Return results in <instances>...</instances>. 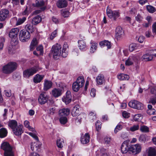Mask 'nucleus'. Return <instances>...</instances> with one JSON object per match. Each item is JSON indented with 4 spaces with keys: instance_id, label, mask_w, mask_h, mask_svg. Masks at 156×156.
I'll list each match as a JSON object with an SVG mask.
<instances>
[{
    "instance_id": "nucleus-54",
    "label": "nucleus",
    "mask_w": 156,
    "mask_h": 156,
    "mask_svg": "<svg viewBox=\"0 0 156 156\" xmlns=\"http://www.w3.org/2000/svg\"><path fill=\"white\" fill-rule=\"evenodd\" d=\"M139 128V125H134L130 128V130L131 131H134L138 130Z\"/></svg>"
},
{
    "instance_id": "nucleus-64",
    "label": "nucleus",
    "mask_w": 156,
    "mask_h": 156,
    "mask_svg": "<svg viewBox=\"0 0 156 156\" xmlns=\"http://www.w3.org/2000/svg\"><path fill=\"white\" fill-rule=\"evenodd\" d=\"M152 32L156 34V23H154L152 26Z\"/></svg>"
},
{
    "instance_id": "nucleus-36",
    "label": "nucleus",
    "mask_w": 156,
    "mask_h": 156,
    "mask_svg": "<svg viewBox=\"0 0 156 156\" xmlns=\"http://www.w3.org/2000/svg\"><path fill=\"white\" fill-rule=\"evenodd\" d=\"M156 152L154 149L150 147L148 152V156H155Z\"/></svg>"
},
{
    "instance_id": "nucleus-41",
    "label": "nucleus",
    "mask_w": 156,
    "mask_h": 156,
    "mask_svg": "<svg viewBox=\"0 0 156 156\" xmlns=\"http://www.w3.org/2000/svg\"><path fill=\"white\" fill-rule=\"evenodd\" d=\"M63 143L64 141L62 139H58L57 140V145L59 148H61L63 147Z\"/></svg>"
},
{
    "instance_id": "nucleus-3",
    "label": "nucleus",
    "mask_w": 156,
    "mask_h": 156,
    "mask_svg": "<svg viewBox=\"0 0 156 156\" xmlns=\"http://www.w3.org/2000/svg\"><path fill=\"white\" fill-rule=\"evenodd\" d=\"M61 49L62 47L60 44L57 43L52 46L51 51L54 59H56L60 56Z\"/></svg>"
},
{
    "instance_id": "nucleus-4",
    "label": "nucleus",
    "mask_w": 156,
    "mask_h": 156,
    "mask_svg": "<svg viewBox=\"0 0 156 156\" xmlns=\"http://www.w3.org/2000/svg\"><path fill=\"white\" fill-rule=\"evenodd\" d=\"M1 148L4 151L5 156H14L12 148L9 143H3L1 146Z\"/></svg>"
},
{
    "instance_id": "nucleus-2",
    "label": "nucleus",
    "mask_w": 156,
    "mask_h": 156,
    "mask_svg": "<svg viewBox=\"0 0 156 156\" xmlns=\"http://www.w3.org/2000/svg\"><path fill=\"white\" fill-rule=\"evenodd\" d=\"M84 83L83 77L82 76L79 77L76 81L73 83L72 85V89L76 92H77L80 88L83 86Z\"/></svg>"
},
{
    "instance_id": "nucleus-40",
    "label": "nucleus",
    "mask_w": 156,
    "mask_h": 156,
    "mask_svg": "<svg viewBox=\"0 0 156 156\" xmlns=\"http://www.w3.org/2000/svg\"><path fill=\"white\" fill-rule=\"evenodd\" d=\"M26 18L25 17H23L22 18L18 19L17 21L16 25L17 26L19 25L22 24L26 20Z\"/></svg>"
},
{
    "instance_id": "nucleus-26",
    "label": "nucleus",
    "mask_w": 156,
    "mask_h": 156,
    "mask_svg": "<svg viewBox=\"0 0 156 156\" xmlns=\"http://www.w3.org/2000/svg\"><path fill=\"white\" fill-rule=\"evenodd\" d=\"M8 126L12 130L18 126L17 122L15 120H11L9 122Z\"/></svg>"
},
{
    "instance_id": "nucleus-55",
    "label": "nucleus",
    "mask_w": 156,
    "mask_h": 156,
    "mask_svg": "<svg viewBox=\"0 0 156 156\" xmlns=\"http://www.w3.org/2000/svg\"><path fill=\"white\" fill-rule=\"evenodd\" d=\"M143 19V17L139 14H138L135 17L136 20L139 23H140L142 20Z\"/></svg>"
},
{
    "instance_id": "nucleus-18",
    "label": "nucleus",
    "mask_w": 156,
    "mask_h": 156,
    "mask_svg": "<svg viewBox=\"0 0 156 156\" xmlns=\"http://www.w3.org/2000/svg\"><path fill=\"white\" fill-rule=\"evenodd\" d=\"M123 31L122 28L120 27L117 28L116 30L115 37L117 40H119L123 36Z\"/></svg>"
},
{
    "instance_id": "nucleus-13",
    "label": "nucleus",
    "mask_w": 156,
    "mask_h": 156,
    "mask_svg": "<svg viewBox=\"0 0 156 156\" xmlns=\"http://www.w3.org/2000/svg\"><path fill=\"white\" fill-rule=\"evenodd\" d=\"M48 99V97L46 93L43 92L40 95L38 98V101L39 104L43 105L47 102Z\"/></svg>"
},
{
    "instance_id": "nucleus-62",
    "label": "nucleus",
    "mask_w": 156,
    "mask_h": 156,
    "mask_svg": "<svg viewBox=\"0 0 156 156\" xmlns=\"http://www.w3.org/2000/svg\"><path fill=\"white\" fill-rule=\"evenodd\" d=\"M122 116L125 118H127L129 116V114L125 111L123 112Z\"/></svg>"
},
{
    "instance_id": "nucleus-52",
    "label": "nucleus",
    "mask_w": 156,
    "mask_h": 156,
    "mask_svg": "<svg viewBox=\"0 0 156 156\" xmlns=\"http://www.w3.org/2000/svg\"><path fill=\"white\" fill-rule=\"evenodd\" d=\"M96 114L93 112H90L89 114V116L90 119H91L93 121L96 119Z\"/></svg>"
},
{
    "instance_id": "nucleus-11",
    "label": "nucleus",
    "mask_w": 156,
    "mask_h": 156,
    "mask_svg": "<svg viewBox=\"0 0 156 156\" xmlns=\"http://www.w3.org/2000/svg\"><path fill=\"white\" fill-rule=\"evenodd\" d=\"M130 141L127 140L125 141L122 143L121 149L122 153L126 154L128 152L129 153L130 147H129V143Z\"/></svg>"
},
{
    "instance_id": "nucleus-43",
    "label": "nucleus",
    "mask_w": 156,
    "mask_h": 156,
    "mask_svg": "<svg viewBox=\"0 0 156 156\" xmlns=\"http://www.w3.org/2000/svg\"><path fill=\"white\" fill-rule=\"evenodd\" d=\"M59 121L61 124H65L67 123L68 120L66 117H61L59 119Z\"/></svg>"
},
{
    "instance_id": "nucleus-25",
    "label": "nucleus",
    "mask_w": 156,
    "mask_h": 156,
    "mask_svg": "<svg viewBox=\"0 0 156 156\" xmlns=\"http://www.w3.org/2000/svg\"><path fill=\"white\" fill-rule=\"evenodd\" d=\"M52 94L54 97L57 98L62 94V90L59 89L55 88L52 90Z\"/></svg>"
},
{
    "instance_id": "nucleus-56",
    "label": "nucleus",
    "mask_w": 156,
    "mask_h": 156,
    "mask_svg": "<svg viewBox=\"0 0 156 156\" xmlns=\"http://www.w3.org/2000/svg\"><path fill=\"white\" fill-rule=\"evenodd\" d=\"M148 52L152 57H156V50H151L148 51Z\"/></svg>"
},
{
    "instance_id": "nucleus-9",
    "label": "nucleus",
    "mask_w": 156,
    "mask_h": 156,
    "mask_svg": "<svg viewBox=\"0 0 156 156\" xmlns=\"http://www.w3.org/2000/svg\"><path fill=\"white\" fill-rule=\"evenodd\" d=\"M141 150V146L139 144L132 145L130 146L129 153L133 155L136 154L140 152Z\"/></svg>"
},
{
    "instance_id": "nucleus-14",
    "label": "nucleus",
    "mask_w": 156,
    "mask_h": 156,
    "mask_svg": "<svg viewBox=\"0 0 156 156\" xmlns=\"http://www.w3.org/2000/svg\"><path fill=\"white\" fill-rule=\"evenodd\" d=\"M19 29L17 28H13L10 31L9 35V37L12 39H17L18 35L19 32Z\"/></svg>"
},
{
    "instance_id": "nucleus-38",
    "label": "nucleus",
    "mask_w": 156,
    "mask_h": 156,
    "mask_svg": "<svg viewBox=\"0 0 156 156\" xmlns=\"http://www.w3.org/2000/svg\"><path fill=\"white\" fill-rule=\"evenodd\" d=\"M7 131L5 128L0 129V136H6L7 134Z\"/></svg>"
},
{
    "instance_id": "nucleus-20",
    "label": "nucleus",
    "mask_w": 156,
    "mask_h": 156,
    "mask_svg": "<svg viewBox=\"0 0 156 156\" xmlns=\"http://www.w3.org/2000/svg\"><path fill=\"white\" fill-rule=\"evenodd\" d=\"M97 83L98 85H101L105 83V79L104 76L101 74H99L96 78Z\"/></svg>"
},
{
    "instance_id": "nucleus-15",
    "label": "nucleus",
    "mask_w": 156,
    "mask_h": 156,
    "mask_svg": "<svg viewBox=\"0 0 156 156\" xmlns=\"http://www.w3.org/2000/svg\"><path fill=\"white\" fill-rule=\"evenodd\" d=\"M9 12L6 9H2L0 11V21H5L9 16Z\"/></svg>"
},
{
    "instance_id": "nucleus-27",
    "label": "nucleus",
    "mask_w": 156,
    "mask_h": 156,
    "mask_svg": "<svg viewBox=\"0 0 156 156\" xmlns=\"http://www.w3.org/2000/svg\"><path fill=\"white\" fill-rule=\"evenodd\" d=\"M44 75H41L38 74H36L34 78V82L35 83H37L41 82L43 79Z\"/></svg>"
},
{
    "instance_id": "nucleus-46",
    "label": "nucleus",
    "mask_w": 156,
    "mask_h": 156,
    "mask_svg": "<svg viewBox=\"0 0 156 156\" xmlns=\"http://www.w3.org/2000/svg\"><path fill=\"white\" fill-rule=\"evenodd\" d=\"M24 126L29 130H30L31 129H33V128L30 126V122L27 120H25L24 121Z\"/></svg>"
},
{
    "instance_id": "nucleus-16",
    "label": "nucleus",
    "mask_w": 156,
    "mask_h": 156,
    "mask_svg": "<svg viewBox=\"0 0 156 156\" xmlns=\"http://www.w3.org/2000/svg\"><path fill=\"white\" fill-rule=\"evenodd\" d=\"M23 126L22 125H19L12 130V131L14 135L16 136H19L23 133Z\"/></svg>"
},
{
    "instance_id": "nucleus-39",
    "label": "nucleus",
    "mask_w": 156,
    "mask_h": 156,
    "mask_svg": "<svg viewBox=\"0 0 156 156\" xmlns=\"http://www.w3.org/2000/svg\"><path fill=\"white\" fill-rule=\"evenodd\" d=\"M81 143L85 144L88 143L90 141V137H81L80 139Z\"/></svg>"
},
{
    "instance_id": "nucleus-34",
    "label": "nucleus",
    "mask_w": 156,
    "mask_h": 156,
    "mask_svg": "<svg viewBox=\"0 0 156 156\" xmlns=\"http://www.w3.org/2000/svg\"><path fill=\"white\" fill-rule=\"evenodd\" d=\"M79 47L80 50H83L86 47L85 42L83 40H80L78 41Z\"/></svg>"
},
{
    "instance_id": "nucleus-61",
    "label": "nucleus",
    "mask_w": 156,
    "mask_h": 156,
    "mask_svg": "<svg viewBox=\"0 0 156 156\" xmlns=\"http://www.w3.org/2000/svg\"><path fill=\"white\" fill-rule=\"evenodd\" d=\"M62 15L64 17H67L69 16V12L67 11H64L62 12Z\"/></svg>"
},
{
    "instance_id": "nucleus-59",
    "label": "nucleus",
    "mask_w": 156,
    "mask_h": 156,
    "mask_svg": "<svg viewBox=\"0 0 156 156\" xmlns=\"http://www.w3.org/2000/svg\"><path fill=\"white\" fill-rule=\"evenodd\" d=\"M57 30H55L53 31L50 37V38L52 40L55 37H56V36L57 34Z\"/></svg>"
},
{
    "instance_id": "nucleus-31",
    "label": "nucleus",
    "mask_w": 156,
    "mask_h": 156,
    "mask_svg": "<svg viewBox=\"0 0 156 156\" xmlns=\"http://www.w3.org/2000/svg\"><path fill=\"white\" fill-rule=\"evenodd\" d=\"M99 44L101 46H107L108 49H109L111 47V43L107 41H101L100 43Z\"/></svg>"
},
{
    "instance_id": "nucleus-60",
    "label": "nucleus",
    "mask_w": 156,
    "mask_h": 156,
    "mask_svg": "<svg viewBox=\"0 0 156 156\" xmlns=\"http://www.w3.org/2000/svg\"><path fill=\"white\" fill-rule=\"evenodd\" d=\"M55 112V107L50 108L49 109V113L51 115H53Z\"/></svg>"
},
{
    "instance_id": "nucleus-6",
    "label": "nucleus",
    "mask_w": 156,
    "mask_h": 156,
    "mask_svg": "<svg viewBox=\"0 0 156 156\" xmlns=\"http://www.w3.org/2000/svg\"><path fill=\"white\" fill-rule=\"evenodd\" d=\"M30 32L27 30H21L19 34V38L20 40L22 42L27 41L30 38Z\"/></svg>"
},
{
    "instance_id": "nucleus-21",
    "label": "nucleus",
    "mask_w": 156,
    "mask_h": 156,
    "mask_svg": "<svg viewBox=\"0 0 156 156\" xmlns=\"http://www.w3.org/2000/svg\"><path fill=\"white\" fill-rule=\"evenodd\" d=\"M33 5L36 7H46L45 3L43 0H36L35 4H33Z\"/></svg>"
},
{
    "instance_id": "nucleus-1",
    "label": "nucleus",
    "mask_w": 156,
    "mask_h": 156,
    "mask_svg": "<svg viewBox=\"0 0 156 156\" xmlns=\"http://www.w3.org/2000/svg\"><path fill=\"white\" fill-rule=\"evenodd\" d=\"M17 67V65L16 63L15 62H9L3 67L2 71L5 74H10L16 70Z\"/></svg>"
},
{
    "instance_id": "nucleus-33",
    "label": "nucleus",
    "mask_w": 156,
    "mask_h": 156,
    "mask_svg": "<svg viewBox=\"0 0 156 156\" xmlns=\"http://www.w3.org/2000/svg\"><path fill=\"white\" fill-rule=\"evenodd\" d=\"M41 20V16H37L34 17L32 20L33 23L35 25L37 24L40 23Z\"/></svg>"
},
{
    "instance_id": "nucleus-42",
    "label": "nucleus",
    "mask_w": 156,
    "mask_h": 156,
    "mask_svg": "<svg viewBox=\"0 0 156 156\" xmlns=\"http://www.w3.org/2000/svg\"><path fill=\"white\" fill-rule=\"evenodd\" d=\"M137 48V45L135 43H132L129 46V50L130 52L136 50Z\"/></svg>"
},
{
    "instance_id": "nucleus-28",
    "label": "nucleus",
    "mask_w": 156,
    "mask_h": 156,
    "mask_svg": "<svg viewBox=\"0 0 156 156\" xmlns=\"http://www.w3.org/2000/svg\"><path fill=\"white\" fill-rule=\"evenodd\" d=\"M52 86V83L50 81L45 80L44 84V89L45 90H47L50 88Z\"/></svg>"
},
{
    "instance_id": "nucleus-37",
    "label": "nucleus",
    "mask_w": 156,
    "mask_h": 156,
    "mask_svg": "<svg viewBox=\"0 0 156 156\" xmlns=\"http://www.w3.org/2000/svg\"><path fill=\"white\" fill-rule=\"evenodd\" d=\"M140 129L141 132L143 133H147L149 131V128L145 125L141 126Z\"/></svg>"
},
{
    "instance_id": "nucleus-19",
    "label": "nucleus",
    "mask_w": 156,
    "mask_h": 156,
    "mask_svg": "<svg viewBox=\"0 0 156 156\" xmlns=\"http://www.w3.org/2000/svg\"><path fill=\"white\" fill-rule=\"evenodd\" d=\"M68 5V3L66 0H58L57 3V6L60 9L66 7Z\"/></svg>"
},
{
    "instance_id": "nucleus-7",
    "label": "nucleus",
    "mask_w": 156,
    "mask_h": 156,
    "mask_svg": "<svg viewBox=\"0 0 156 156\" xmlns=\"http://www.w3.org/2000/svg\"><path fill=\"white\" fill-rule=\"evenodd\" d=\"M106 13L108 16L110 18H113L115 20L117 18L120 16V14L118 11L114 10L112 11L108 6L107 8Z\"/></svg>"
},
{
    "instance_id": "nucleus-23",
    "label": "nucleus",
    "mask_w": 156,
    "mask_h": 156,
    "mask_svg": "<svg viewBox=\"0 0 156 156\" xmlns=\"http://www.w3.org/2000/svg\"><path fill=\"white\" fill-rule=\"evenodd\" d=\"M80 108V106L77 105L73 107L71 112L72 115L73 116H76L79 114Z\"/></svg>"
},
{
    "instance_id": "nucleus-58",
    "label": "nucleus",
    "mask_w": 156,
    "mask_h": 156,
    "mask_svg": "<svg viewBox=\"0 0 156 156\" xmlns=\"http://www.w3.org/2000/svg\"><path fill=\"white\" fill-rule=\"evenodd\" d=\"M122 128V126L120 125H118L116 127L115 130L114 132L115 133H116L117 132L119 131Z\"/></svg>"
},
{
    "instance_id": "nucleus-5",
    "label": "nucleus",
    "mask_w": 156,
    "mask_h": 156,
    "mask_svg": "<svg viewBox=\"0 0 156 156\" xmlns=\"http://www.w3.org/2000/svg\"><path fill=\"white\" fill-rule=\"evenodd\" d=\"M38 70L39 68L36 66L28 69L23 72V76L26 78H28L36 73Z\"/></svg>"
},
{
    "instance_id": "nucleus-30",
    "label": "nucleus",
    "mask_w": 156,
    "mask_h": 156,
    "mask_svg": "<svg viewBox=\"0 0 156 156\" xmlns=\"http://www.w3.org/2000/svg\"><path fill=\"white\" fill-rule=\"evenodd\" d=\"M37 41L36 38H34L31 41L30 45V49L31 51L33 50L37 44Z\"/></svg>"
},
{
    "instance_id": "nucleus-51",
    "label": "nucleus",
    "mask_w": 156,
    "mask_h": 156,
    "mask_svg": "<svg viewBox=\"0 0 156 156\" xmlns=\"http://www.w3.org/2000/svg\"><path fill=\"white\" fill-rule=\"evenodd\" d=\"M37 51H40V55H43V47L42 45H40L37 48Z\"/></svg>"
},
{
    "instance_id": "nucleus-45",
    "label": "nucleus",
    "mask_w": 156,
    "mask_h": 156,
    "mask_svg": "<svg viewBox=\"0 0 156 156\" xmlns=\"http://www.w3.org/2000/svg\"><path fill=\"white\" fill-rule=\"evenodd\" d=\"M29 130L32 131V132L29 133L28 134L29 135L31 136H37V133L34 128H33V129H31L30 130Z\"/></svg>"
},
{
    "instance_id": "nucleus-53",
    "label": "nucleus",
    "mask_w": 156,
    "mask_h": 156,
    "mask_svg": "<svg viewBox=\"0 0 156 156\" xmlns=\"http://www.w3.org/2000/svg\"><path fill=\"white\" fill-rule=\"evenodd\" d=\"M136 40L138 41L140 43H142L143 42L144 39V36H141L139 37H136Z\"/></svg>"
},
{
    "instance_id": "nucleus-8",
    "label": "nucleus",
    "mask_w": 156,
    "mask_h": 156,
    "mask_svg": "<svg viewBox=\"0 0 156 156\" xmlns=\"http://www.w3.org/2000/svg\"><path fill=\"white\" fill-rule=\"evenodd\" d=\"M139 60V57L137 55L130 56L125 62L126 66L132 65L134 63L136 64Z\"/></svg>"
},
{
    "instance_id": "nucleus-50",
    "label": "nucleus",
    "mask_w": 156,
    "mask_h": 156,
    "mask_svg": "<svg viewBox=\"0 0 156 156\" xmlns=\"http://www.w3.org/2000/svg\"><path fill=\"white\" fill-rule=\"evenodd\" d=\"M147 113L149 115H156V111L154 109H151L147 110Z\"/></svg>"
},
{
    "instance_id": "nucleus-48",
    "label": "nucleus",
    "mask_w": 156,
    "mask_h": 156,
    "mask_svg": "<svg viewBox=\"0 0 156 156\" xmlns=\"http://www.w3.org/2000/svg\"><path fill=\"white\" fill-rule=\"evenodd\" d=\"M46 7H41L40 9L34 11L33 12V14L36 15L39 14L40 13L41 11H44L46 9Z\"/></svg>"
},
{
    "instance_id": "nucleus-63",
    "label": "nucleus",
    "mask_w": 156,
    "mask_h": 156,
    "mask_svg": "<svg viewBox=\"0 0 156 156\" xmlns=\"http://www.w3.org/2000/svg\"><path fill=\"white\" fill-rule=\"evenodd\" d=\"M68 54L67 51L62 50V56L63 58H66Z\"/></svg>"
},
{
    "instance_id": "nucleus-57",
    "label": "nucleus",
    "mask_w": 156,
    "mask_h": 156,
    "mask_svg": "<svg viewBox=\"0 0 156 156\" xmlns=\"http://www.w3.org/2000/svg\"><path fill=\"white\" fill-rule=\"evenodd\" d=\"M149 103L152 104L153 105H155L156 103V98L154 97L151 98Z\"/></svg>"
},
{
    "instance_id": "nucleus-12",
    "label": "nucleus",
    "mask_w": 156,
    "mask_h": 156,
    "mask_svg": "<svg viewBox=\"0 0 156 156\" xmlns=\"http://www.w3.org/2000/svg\"><path fill=\"white\" fill-rule=\"evenodd\" d=\"M36 142L32 143L31 144V149L32 151H37L40 148L41 143L39 142L38 137H33Z\"/></svg>"
},
{
    "instance_id": "nucleus-44",
    "label": "nucleus",
    "mask_w": 156,
    "mask_h": 156,
    "mask_svg": "<svg viewBox=\"0 0 156 156\" xmlns=\"http://www.w3.org/2000/svg\"><path fill=\"white\" fill-rule=\"evenodd\" d=\"M147 9L149 12L151 13L154 12L156 11L155 8L154 7L150 5L147 6Z\"/></svg>"
},
{
    "instance_id": "nucleus-17",
    "label": "nucleus",
    "mask_w": 156,
    "mask_h": 156,
    "mask_svg": "<svg viewBox=\"0 0 156 156\" xmlns=\"http://www.w3.org/2000/svg\"><path fill=\"white\" fill-rule=\"evenodd\" d=\"M72 96L69 91H67L65 96L62 98V101L66 104H68L71 101Z\"/></svg>"
},
{
    "instance_id": "nucleus-29",
    "label": "nucleus",
    "mask_w": 156,
    "mask_h": 156,
    "mask_svg": "<svg viewBox=\"0 0 156 156\" xmlns=\"http://www.w3.org/2000/svg\"><path fill=\"white\" fill-rule=\"evenodd\" d=\"M118 78L120 80H128L129 78V76L127 74L121 73L118 75Z\"/></svg>"
},
{
    "instance_id": "nucleus-49",
    "label": "nucleus",
    "mask_w": 156,
    "mask_h": 156,
    "mask_svg": "<svg viewBox=\"0 0 156 156\" xmlns=\"http://www.w3.org/2000/svg\"><path fill=\"white\" fill-rule=\"evenodd\" d=\"M142 118V116L140 114L135 115L134 117V119L136 121H139Z\"/></svg>"
},
{
    "instance_id": "nucleus-32",
    "label": "nucleus",
    "mask_w": 156,
    "mask_h": 156,
    "mask_svg": "<svg viewBox=\"0 0 156 156\" xmlns=\"http://www.w3.org/2000/svg\"><path fill=\"white\" fill-rule=\"evenodd\" d=\"M142 58L143 60L146 61H151L153 59V57H152L149 52L143 55Z\"/></svg>"
},
{
    "instance_id": "nucleus-24",
    "label": "nucleus",
    "mask_w": 156,
    "mask_h": 156,
    "mask_svg": "<svg viewBox=\"0 0 156 156\" xmlns=\"http://www.w3.org/2000/svg\"><path fill=\"white\" fill-rule=\"evenodd\" d=\"M33 23H28L26 25L25 28V30L31 33L33 32L35 30L36 28L34 27Z\"/></svg>"
},
{
    "instance_id": "nucleus-10",
    "label": "nucleus",
    "mask_w": 156,
    "mask_h": 156,
    "mask_svg": "<svg viewBox=\"0 0 156 156\" xmlns=\"http://www.w3.org/2000/svg\"><path fill=\"white\" fill-rule=\"evenodd\" d=\"M129 105L132 108L138 109H141L143 108V105L136 100H132L130 101L129 103Z\"/></svg>"
},
{
    "instance_id": "nucleus-47",
    "label": "nucleus",
    "mask_w": 156,
    "mask_h": 156,
    "mask_svg": "<svg viewBox=\"0 0 156 156\" xmlns=\"http://www.w3.org/2000/svg\"><path fill=\"white\" fill-rule=\"evenodd\" d=\"M101 123L100 121H97L96 122V128L97 131H99L101 128Z\"/></svg>"
},
{
    "instance_id": "nucleus-35",
    "label": "nucleus",
    "mask_w": 156,
    "mask_h": 156,
    "mask_svg": "<svg viewBox=\"0 0 156 156\" xmlns=\"http://www.w3.org/2000/svg\"><path fill=\"white\" fill-rule=\"evenodd\" d=\"M98 44L97 43L92 42L91 43V46L90 51L91 53H94L97 49Z\"/></svg>"
},
{
    "instance_id": "nucleus-22",
    "label": "nucleus",
    "mask_w": 156,
    "mask_h": 156,
    "mask_svg": "<svg viewBox=\"0 0 156 156\" xmlns=\"http://www.w3.org/2000/svg\"><path fill=\"white\" fill-rule=\"evenodd\" d=\"M70 111L69 108H63L59 110V114L61 117H66L69 114Z\"/></svg>"
}]
</instances>
